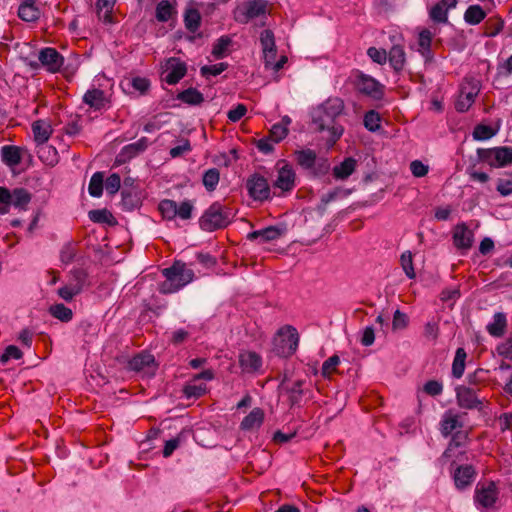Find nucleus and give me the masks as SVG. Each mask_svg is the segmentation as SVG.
Returning a JSON list of instances; mask_svg holds the SVG:
<instances>
[{"mask_svg":"<svg viewBox=\"0 0 512 512\" xmlns=\"http://www.w3.org/2000/svg\"><path fill=\"white\" fill-rule=\"evenodd\" d=\"M343 111V100L338 97H331L311 112L314 130L319 133H327L323 139L326 141L328 148L333 147L344 133V127L337 122Z\"/></svg>","mask_w":512,"mask_h":512,"instance_id":"1","label":"nucleus"},{"mask_svg":"<svg viewBox=\"0 0 512 512\" xmlns=\"http://www.w3.org/2000/svg\"><path fill=\"white\" fill-rule=\"evenodd\" d=\"M165 280L158 284V291L163 295L178 292L187 284L193 281L194 271L187 267L182 261H174V263L162 270Z\"/></svg>","mask_w":512,"mask_h":512,"instance_id":"2","label":"nucleus"},{"mask_svg":"<svg viewBox=\"0 0 512 512\" xmlns=\"http://www.w3.org/2000/svg\"><path fill=\"white\" fill-rule=\"evenodd\" d=\"M234 214L230 207L220 202H213L199 218V227L206 232L226 228L233 220Z\"/></svg>","mask_w":512,"mask_h":512,"instance_id":"3","label":"nucleus"},{"mask_svg":"<svg viewBox=\"0 0 512 512\" xmlns=\"http://www.w3.org/2000/svg\"><path fill=\"white\" fill-rule=\"evenodd\" d=\"M299 345V334L295 327L285 325L281 327L274 338V352L279 357L292 356Z\"/></svg>","mask_w":512,"mask_h":512,"instance_id":"4","label":"nucleus"},{"mask_svg":"<svg viewBox=\"0 0 512 512\" xmlns=\"http://www.w3.org/2000/svg\"><path fill=\"white\" fill-rule=\"evenodd\" d=\"M476 154L478 162L486 163L491 168H501L512 164L511 146L478 148Z\"/></svg>","mask_w":512,"mask_h":512,"instance_id":"5","label":"nucleus"},{"mask_svg":"<svg viewBox=\"0 0 512 512\" xmlns=\"http://www.w3.org/2000/svg\"><path fill=\"white\" fill-rule=\"evenodd\" d=\"M353 77V85L359 93L374 100H381L384 97L385 86L372 76L356 70Z\"/></svg>","mask_w":512,"mask_h":512,"instance_id":"6","label":"nucleus"},{"mask_svg":"<svg viewBox=\"0 0 512 512\" xmlns=\"http://www.w3.org/2000/svg\"><path fill=\"white\" fill-rule=\"evenodd\" d=\"M498 489L494 482H489L488 485L477 484L475 489L474 501L478 508L487 512L496 511V503L498 500Z\"/></svg>","mask_w":512,"mask_h":512,"instance_id":"7","label":"nucleus"},{"mask_svg":"<svg viewBox=\"0 0 512 512\" xmlns=\"http://www.w3.org/2000/svg\"><path fill=\"white\" fill-rule=\"evenodd\" d=\"M451 476L457 490L463 491L469 488L477 477V470L471 464H457L451 462Z\"/></svg>","mask_w":512,"mask_h":512,"instance_id":"8","label":"nucleus"},{"mask_svg":"<svg viewBox=\"0 0 512 512\" xmlns=\"http://www.w3.org/2000/svg\"><path fill=\"white\" fill-rule=\"evenodd\" d=\"M246 189L248 195L255 201L263 202L271 198V189L267 179L258 173L248 177Z\"/></svg>","mask_w":512,"mask_h":512,"instance_id":"9","label":"nucleus"},{"mask_svg":"<svg viewBox=\"0 0 512 512\" xmlns=\"http://www.w3.org/2000/svg\"><path fill=\"white\" fill-rule=\"evenodd\" d=\"M163 78L169 85L177 84L187 73V65L180 58L170 57L163 66Z\"/></svg>","mask_w":512,"mask_h":512,"instance_id":"10","label":"nucleus"},{"mask_svg":"<svg viewBox=\"0 0 512 512\" xmlns=\"http://www.w3.org/2000/svg\"><path fill=\"white\" fill-rule=\"evenodd\" d=\"M457 404L460 408L468 410H481L483 407V401L477 396V392L474 388L460 385L456 389Z\"/></svg>","mask_w":512,"mask_h":512,"instance_id":"11","label":"nucleus"},{"mask_svg":"<svg viewBox=\"0 0 512 512\" xmlns=\"http://www.w3.org/2000/svg\"><path fill=\"white\" fill-rule=\"evenodd\" d=\"M282 164L278 168V175L273 183L275 188L280 189L283 193L291 192L295 187L296 174L293 167L285 160H280L277 166Z\"/></svg>","mask_w":512,"mask_h":512,"instance_id":"12","label":"nucleus"},{"mask_svg":"<svg viewBox=\"0 0 512 512\" xmlns=\"http://www.w3.org/2000/svg\"><path fill=\"white\" fill-rule=\"evenodd\" d=\"M286 230L287 229L284 225H271L266 228L248 233L247 239L250 241H257L259 244H263L281 238L286 233Z\"/></svg>","mask_w":512,"mask_h":512,"instance_id":"13","label":"nucleus"},{"mask_svg":"<svg viewBox=\"0 0 512 512\" xmlns=\"http://www.w3.org/2000/svg\"><path fill=\"white\" fill-rule=\"evenodd\" d=\"M38 59L42 66L50 73H56L60 71L64 58L55 48H43L39 52Z\"/></svg>","mask_w":512,"mask_h":512,"instance_id":"14","label":"nucleus"},{"mask_svg":"<svg viewBox=\"0 0 512 512\" xmlns=\"http://www.w3.org/2000/svg\"><path fill=\"white\" fill-rule=\"evenodd\" d=\"M150 145L147 137H141L136 142L124 146L116 157V163L121 165L139 154L143 153Z\"/></svg>","mask_w":512,"mask_h":512,"instance_id":"15","label":"nucleus"},{"mask_svg":"<svg viewBox=\"0 0 512 512\" xmlns=\"http://www.w3.org/2000/svg\"><path fill=\"white\" fill-rule=\"evenodd\" d=\"M457 0H440L429 10V17L435 23H448V11L456 7Z\"/></svg>","mask_w":512,"mask_h":512,"instance_id":"16","label":"nucleus"},{"mask_svg":"<svg viewBox=\"0 0 512 512\" xmlns=\"http://www.w3.org/2000/svg\"><path fill=\"white\" fill-rule=\"evenodd\" d=\"M305 383V380H296L291 385H286L285 380L282 381L281 386L288 395L291 408L301 406L302 399L307 393V390L304 388Z\"/></svg>","mask_w":512,"mask_h":512,"instance_id":"17","label":"nucleus"},{"mask_svg":"<svg viewBox=\"0 0 512 512\" xmlns=\"http://www.w3.org/2000/svg\"><path fill=\"white\" fill-rule=\"evenodd\" d=\"M17 14L24 22H37L41 16L37 0H20Z\"/></svg>","mask_w":512,"mask_h":512,"instance_id":"18","label":"nucleus"},{"mask_svg":"<svg viewBox=\"0 0 512 512\" xmlns=\"http://www.w3.org/2000/svg\"><path fill=\"white\" fill-rule=\"evenodd\" d=\"M239 365L243 372L255 373L262 367V358L254 351H243L239 354Z\"/></svg>","mask_w":512,"mask_h":512,"instance_id":"19","label":"nucleus"},{"mask_svg":"<svg viewBox=\"0 0 512 512\" xmlns=\"http://www.w3.org/2000/svg\"><path fill=\"white\" fill-rule=\"evenodd\" d=\"M466 440H467V434L466 433H464L462 431H457L456 433H454L452 435V437H451V440H450V442L448 444V447L442 453V455H441L439 460L444 463L445 460H447L449 458H452V457H455L456 459L461 461L463 459V456L465 455V453L464 452H459L457 455H455L453 453V450L455 448L463 446Z\"/></svg>","mask_w":512,"mask_h":512,"instance_id":"20","label":"nucleus"},{"mask_svg":"<svg viewBox=\"0 0 512 512\" xmlns=\"http://www.w3.org/2000/svg\"><path fill=\"white\" fill-rule=\"evenodd\" d=\"M128 369L136 372L155 369V358L152 354L141 352L131 358L128 362Z\"/></svg>","mask_w":512,"mask_h":512,"instance_id":"21","label":"nucleus"},{"mask_svg":"<svg viewBox=\"0 0 512 512\" xmlns=\"http://www.w3.org/2000/svg\"><path fill=\"white\" fill-rule=\"evenodd\" d=\"M472 243L473 232L464 223L457 225L453 232V244L455 247L467 250L471 248Z\"/></svg>","mask_w":512,"mask_h":512,"instance_id":"22","label":"nucleus"},{"mask_svg":"<svg viewBox=\"0 0 512 512\" xmlns=\"http://www.w3.org/2000/svg\"><path fill=\"white\" fill-rule=\"evenodd\" d=\"M83 102L94 110L104 109L109 104L105 92L97 88L86 91L83 96Z\"/></svg>","mask_w":512,"mask_h":512,"instance_id":"23","label":"nucleus"},{"mask_svg":"<svg viewBox=\"0 0 512 512\" xmlns=\"http://www.w3.org/2000/svg\"><path fill=\"white\" fill-rule=\"evenodd\" d=\"M121 195V207L125 211H133L142 204L140 192L136 187L124 188Z\"/></svg>","mask_w":512,"mask_h":512,"instance_id":"24","label":"nucleus"},{"mask_svg":"<svg viewBox=\"0 0 512 512\" xmlns=\"http://www.w3.org/2000/svg\"><path fill=\"white\" fill-rule=\"evenodd\" d=\"M264 411L261 408H254L247 416H245L240 424V428L244 431H253L263 424Z\"/></svg>","mask_w":512,"mask_h":512,"instance_id":"25","label":"nucleus"},{"mask_svg":"<svg viewBox=\"0 0 512 512\" xmlns=\"http://www.w3.org/2000/svg\"><path fill=\"white\" fill-rule=\"evenodd\" d=\"M260 43L265 55L266 64H270L271 62L268 60V58L274 59L276 55V46L273 32L269 29L262 31L260 35Z\"/></svg>","mask_w":512,"mask_h":512,"instance_id":"26","label":"nucleus"},{"mask_svg":"<svg viewBox=\"0 0 512 512\" xmlns=\"http://www.w3.org/2000/svg\"><path fill=\"white\" fill-rule=\"evenodd\" d=\"M295 160L297 164L303 169L310 172L311 168L315 166V160L317 158V154L312 149H301L297 150L294 153Z\"/></svg>","mask_w":512,"mask_h":512,"instance_id":"27","label":"nucleus"},{"mask_svg":"<svg viewBox=\"0 0 512 512\" xmlns=\"http://www.w3.org/2000/svg\"><path fill=\"white\" fill-rule=\"evenodd\" d=\"M387 59L395 72L402 71L406 62L404 48L400 45H393L388 53Z\"/></svg>","mask_w":512,"mask_h":512,"instance_id":"28","label":"nucleus"},{"mask_svg":"<svg viewBox=\"0 0 512 512\" xmlns=\"http://www.w3.org/2000/svg\"><path fill=\"white\" fill-rule=\"evenodd\" d=\"M34 140L37 144H44L51 136V125L44 120H37L32 124Z\"/></svg>","mask_w":512,"mask_h":512,"instance_id":"29","label":"nucleus"},{"mask_svg":"<svg viewBox=\"0 0 512 512\" xmlns=\"http://www.w3.org/2000/svg\"><path fill=\"white\" fill-rule=\"evenodd\" d=\"M357 162L354 158L348 157L345 158L339 165L334 166L333 168V176L339 180H345L356 169Z\"/></svg>","mask_w":512,"mask_h":512,"instance_id":"30","label":"nucleus"},{"mask_svg":"<svg viewBox=\"0 0 512 512\" xmlns=\"http://www.w3.org/2000/svg\"><path fill=\"white\" fill-rule=\"evenodd\" d=\"M506 327V315L502 312H497L493 316V322L489 323L486 329L491 336L499 338L505 334Z\"/></svg>","mask_w":512,"mask_h":512,"instance_id":"31","label":"nucleus"},{"mask_svg":"<svg viewBox=\"0 0 512 512\" xmlns=\"http://www.w3.org/2000/svg\"><path fill=\"white\" fill-rule=\"evenodd\" d=\"M2 161L10 166L14 167L21 163V150L18 146L5 145L1 148Z\"/></svg>","mask_w":512,"mask_h":512,"instance_id":"32","label":"nucleus"},{"mask_svg":"<svg viewBox=\"0 0 512 512\" xmlns=\"http://www.w3.org/2000/svg\"><path fill=\"white\" fill-rule=\"evenodd\" d=\"M176 99L185 104L196 106L200 105L204 101V96L196 88L190 87L179 92L176 96Z\"/></svg>","mask_w":512,"mask_h":512,"instance_id":"33","label":"nucleus"},{"mask_svg":"<svg viewBox=\"0 0 512 512\" xmlns=\"http://www.w3.org/2000/svg\"><path fill=\"white\" fill-rule=\"evenodd\" d=\"M176 13L175 6L168 0H161L156 5L155 17L159 22H167Z\"/></svg>","mask_w":512,"mask_h":512,"instance_id":"34","label":"nucleus"},{"mask_svg":"<svg viewBox=\"0 0 512 512\" xmlns=\"http://www.w3.org/2000/svg\"><path fill=\"white\" fill-rule=\"evenodd\" d=\"M486 17V12L480 5H470L465 13L464 20L469 25H478L480 24Z\"/></svg>","mask_w":512,"mask_h":512,"instance_id":"35","label":"nucleus"},{"mask_svg":"<svg viewBox=\"0 0 512 512\" xmlns=\"http://www.w3.org/2000/svg\"><path fill=\"white\" fill-rule=\"evenodd\" d=\"M462 423L459 421L458 416L451 412H446L441 421V433L444 437L451 435L453 430L461 428Z\"/></svg>","mask_w":512,"mask_h":512,"instance_id":"36","label":"nucleus"},{"mask_svg":"<svg viewBox=\"0 0 512 512\" xmlns=\"http://www.w3.org/2000/svg\"><path fill=\"white\" fill-rule=\"evenodd\" d=\"M31 201V194L24 188H15L11 192V205L15 208L26 209Z\"/></svg>","mask_w":512,"mask_h":512,"instance_id":"37","label":"nucleus"},{"mask_svg":"<svg viewBox=\"0 0 512 512\" xmlns=\"http://www.w3.org/2000/svg\"><path fill=\"white\" fill-rule=\"evenodd\" d=\"M69 284L76 288V291L82 292L83 288L88 285V273L83 268H75L70 272Z\"/></svg>","mask_w":512,"mask_h":512,"instance_id":"38","label":"nucleus"},{"mask_svg":"<svg viewBox=\"0 0 512 512\" xmlns=\"http://www.w3.org/2000/svg\"><path fill=\"white\" fill-rule=\"evenodd\" d=\"M184 24L188 31L196 32L201 24V15L196 8H189L184 13Z\"/></svg>","mask_w":512,"mask_h":512,"instance_id":"39","label":"nucleus"},{"mask_svg":"<svg viewBox=\"0 0 512 512\" xmlns=\"http://www.w3.org/2000/svg\"><path fill=\"white\" fill-rule=\"evenodd\" d=\"M89 219L94 223L115 225L116 220L107 209H94L88 213Z\"/></svg>","mask_w":512,"mask_h":512,"instance_id":"40","label":"nucleus"},{"mask_svg":"<svg viewBox=\"0 0 512 512\" xmlns=\"http://www.w3.org/2000/svg\"><path fill=\"white\" fill-rule=\"evenodd\" d=\"M467 354L464 348H458L455 353V357L452 364V375L455 378L462 377L465 370V360Z\"/></svg>","mask_w":512,"mask_h":512,"instance_id":"41","label":"nucleus"},{"mask_svg":"<svg viewBox=\"0 0 512 512\" xmlns=\"http://www.w3.org/2000/svg\"><path fill=\"white\" fill-rule=\"evenodd\" d=\"M220 180V172L217 168H210L206 170L202 177V183L205 189L212 192L216 189Z\"/></svg>","mask_w":512,"mask_h":512,"instance_id":"42","label":"nucleus"},{"mask_svg":"<svg viewBox=\"0 0 512 512\" xmlns=\"http://www.w3.org/2000/svg\"><path fill=\"white\" fill-rule=\"evenodd\" d=\"M49 313L62 322H69L73 317L72 310L62 303L51 305L49 307Z\"/></svg>","mask_w":512,"mask_h":512,"instance_id":"43","label":"nucleus"},{"mask_svg":"<svg viewBox=\"0 0 512 512\" xmlns=\"http://www.w3.org/2000/svg\"><path fill=\"white\" fill-rule=\"evenodd\" d=\"M103 182L104 175L102 172H96L92 175L88 185V192L92 197L98 198L102 195Z\"/></svg>","mask_w":512,"mask_h":512,"instance_id":"44","label":"nucleus"},{"mask_svg":"<svg viewBox=\"0 0 512 512\" xmlns=\"http://www.w3.org/2000/svg\"><path fill=\"white\" fill-rule=\"evenodd\" d=\"M504 27V21L499 17H490L484 25V36L495 37Z\"/></svg>","mask_w":512,"mask_h":512,"instance_id":"45","label":"nucleus"},{"mask_svg":"<svg viewBox=\"0 0 512 512\" xmlns=\"http://www.w3.org/2000/svg\"><path fill=\"white\" fill-rule=\"evenodd\" d=\"M497 134V130L492 128L489 125L478 124L474 127L472 136L474 140L484 141L491 139L493 136Z\"/></svg>","mask_w":512,"mask_h":512,"instance_id":"46","label":"nucleus"},{"mask_svg":"<svg viewBox=\"0 0 512 512\" xmlns=\"http://www.w3.org/2000/svg\"><path fill=\"white\" fill-rule=\"evenodd\" d=\"M232 44V40L228 36L220 37L213 45L212 55L216 59H222L227 55V50Z\"/></svg>","mask_w":512,"mask_h":512,"instance_id":"47","label":"nucleus"},{"mask_svg":"<svg viewBox=\"0 0 512 512\" xmlns=\"http://www.w3.org/2000/svg\"><path fill=\"white\" fill-rule=\"evenodd\" d=\"M116 0H97L96 8L99 17L103 18L104 22H111L112 10Z\"/></svg>","mask_w":512,"mask_h":512,"instance_id":"48","label":"nucleus"},{"mask_svg":"<svg viewBox=\"0 0 512 512\" xmlns=\"http://www.w3.org/2000/svg\"><path fill=\"white\" fill-rule=\"evenodd\" d=\"M350 194L349 190L343 189L342 187H336L328 193L322 195L319 209L325 210L326 206L336 200L338 197H346Z\"/></svg>","mask_w":512,"mask_h":512,"instance_id":"49","label":"nucleus"},{"mask_svg":"<svg viewBox=\"0 0 512 512\" xmlns=\"http://www.w3.org/2000/svg\"><path fill=\"white\" fill-rule=\"evenodd\" d=\"M176 203V201L171 199H163L160 201L158 209L163 218L167 220H173L175 217H177Z\"/></svg>","mask_w":512,"mask_h":512,"instance_id":"50","label":"nucleus"},{"mask_svg":"<svg viewBox=\"0 0 512 512\" xmlns=\"http://www.w3.org/2000/svg\"><path fill=\"white\" fill-rule=\"evenodd\" d=\"M266 7V2L263 0H255L250 2L246 8V18L252 19L264 15L266 13Z\"/></svg>","mask_w":512,"mask_h":512,"instance_id":"51","label":"nucleus"},{"mask_svg":"<svg viewBox=\"0 0 512 512\" xmlns=\"http://www.w3.org/2000/svg\"><path fill=\"white\" fill-rule=\"evenodd\" d=\"M400 264H401V267H402L405 275L409 279H414L416 277V273H415L414 265H413V255H412L411 251L408 250L401 254Z\"/></svg>","mask_w":512,"mask_h":512,"instance_id":"52","label":"nucleus"},{"mask_svg":"<svg viewBox=\"0 0 512 512\" xmlns=\"http://www.w3.org/2000/svg\"><path fill=\"white\" fill-rule=\"evenodd\" d=\"M381 117L380 114L374 110H370L364 115V126L368 131L376 132L380 129Z\"/></svg>","mask_w":512,"mask_h":512,"instance_id":"53","label":"nucleus"},{"mask_svg":"<svg viewBox=\"0 0 512 512\" xmlns=\"http://www.w3.org/2000/svg\"><path fill=\"white\" fill-rule=\"evenodd\" d=\"M330 170V162L325 157H317L315 160V166L311 168L309 174L313 177H322L326 175Z\"/></svg>","mask_w":512,"mask_h":512,"instance_id":"54","label":"nucleus"},{"mask_svg":"<svg viewBox=\"0 0 512 512\" xmlns=\"http://www.w3.org/2000/svg\"><path fill=\"white\" fill-rule=\"evenodd\" d=\"M340 363V358L338 355H333L325 360L322 364L321 375L324 378L330 379L332 373L336 372L337 366Z\"/></svg>","mask_w":512,"mask_h":512,"instance_id":"55","label":"nucleus"},{"mask_svg":"<svg viewBox=\"0 0 512 512\" xmlns=\"http://www.w3.org/2000/svg\"><path fill=\"white\" fill-rule=\"evenodd\" d=\"M228 68V63L220 62L214 65H205L200 68V73L203 77L218 76Z\"/></svg>","mask_w":512,"mask_h":512,"instance_id":"56","label":"nucleus"},{"mask_svg":"<svg viewBox=\"0 0 512 512\" xmlns=\"http://www.w3.org/2000/svg\"><path fill=\"white\" fill-rule=\"evenodd\" d=\"M206 393V386L203 384H187L183 387V394L187 399L200 398Z\"/></svg>","mask_w":512,"mask_h":512,"instance_id":"57","label":"nucleus"},{"mask_svg":"<svg viewBox=\"0 0 512 512\" xmlns=\"http://www.w3.org/2000/svg\"><path fill=\"white\" fill-rule=\"evenodd\" d=\"M288 132L289 129L285 125L276 123L271 127L269 137L271 138L272 142L279 143L286 138Z\"/></svg>","mask_w":512,"mask_h":512,"instance_id":"58","label":"nucleus"},{"mask_svg":"<svg viewBox=\"0 0 512 512\" xmlns=\"http://www.w3.org/2000/svg\"><path fill=\"white\" fill-rule=\"evenodd\" d=\"M177 217L182 220H188L192 217L194 205L190 200H184L179 205L176 203Z\"/></svg>","mask_w":512,"mask_h":512,"instance_id":"59","label":"nucleus"},{"mask_svg":"<svg viewBox=\"0 0 512 512\" xmlns=\"http://www.w3.org/2000/svg\"><path fill=\"white\" fill-rule=\"evenodd\" d=\"M23 356V352L15 345H9L6 347L4 353L0 356V362L6 364L10 359H20Z\"/></svg>","mask_w":512,"mask_h":512,"instance_id":"60","label":"nucleus"},{"mask_svg":"<svg viewBox=\"0 0 512 512\" xmlns=\"http://www.w3.org/2000/svg\"><path fill=\"white\" fill-rule=\"evenodd\" d=\"M496 190L502 196H508L512 194V173L508 174L504 178H499Z\"/></svg>","mask_w":512,"mask_h":512,"instance_id":"61","label":"nucleus"},{"mask_svg":"<svg viewBox=\"0 0 512 512\" xmlns=\"http://www.w3.org/2000/svg\"><path fill=\"white\" fill-rule=\"evenodd\" d=\"M409 318L408 316L397 309L393 315L392 328L393 330H401L405 329L408 326Z\"/></svg>","mask_w":512,"mask_h":512,"instance_id":"62","label":"nucleus"},{"mask_svg":"<svg viewBox=\"0 0 512 512\" xmlns=\"http://www.w3.org/2000/svg\"><path fill=\"white\" fill-rule=\"evenodd\" d=\"M367 55L371 60L377 64H384L387 61L388 54L385 49H378L376 47H370L367 50Z\"/></svg>","mask_w":512,"mask_h":512,"instance_id":"63","label":"nucleus"},{"mask_svg":"<svg viewBox=\"0 0 512 512\" xmlns=\"http://www.w3.org/2000/svg\"><path fill=\"white\" fill-rule=\"evenodd\" d=\"M423 391L430 396H438L443 391V385L440 381L429 380L423 386Z\"/></svg>","mask_w":512,"mask_h":512,"instance_id":"64","label":"nucleus"}]
</instances>
